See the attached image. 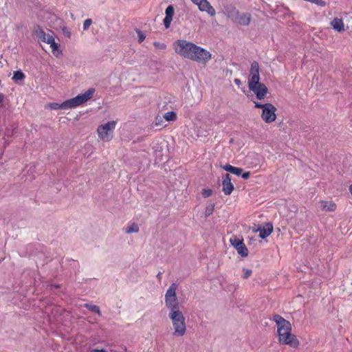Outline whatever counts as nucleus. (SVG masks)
I'll list each match as a JSON object with an SVG mask.
<instances>
[{
	"mask_svg": "<svg viewBox=\"0 0 352 352\" xmlns=\"http://www.w3.org/2000/svg\"><path fill=\"white\" fill-rule=\"evenodd\" d=\"M273 320L276 322L277 326V332L280 343L297 348L299 345V341L296 336L291 333L292 325L290 322L278 314L273 316Z\"/></svg>",
	"mask_w": 352,
	"mask_h": 352,
	"instance_id": "f257e3e1",
	"label": "nucleus"
},
{
	"mask_svg": "<svg viewBox=\"0 0 352 352\" xmlns=\"http://www.w3.org/2000/svg\"><path fill=\"white\" fill-rule=\"evenodd\" d=\"M168 317L172 321L174 329L173 335L176 337H182L185 335L186 325L183 313L181 311L169 312Z\"/></svg>",
	"mask_w": 352,
	"mask_h": 352,
	"instance_id": "f03ea898",
	"label": "nucleus"
},
{
	"mask_svg": "<svg viewBox=\"0 0 352 352\" xmlns=\"http://www.w3.org/2000/svg\"><path fill=\"white\" fill-rule=\"evenodd\" d=\"M197 45L186 40H177L174 42L175 52L181 56L191 59Z\"/></svg>",
	"mask_w": 352,
	"mask_h": 352,
	"instance_id": "7ed1b4c3",
	"label": "nucleus"
},
{
	"mask_svg": "<svg viewBox=\"0 0 352 352\" xmlns=\"http://www.w3.org/2000/svg\"><path fill=\"white\" fill-rule=\"evenodd\" d=\"M177 289V284L173 283L170 285L165 294V304L169 309V312L180 311L179 301L176 296Z\"/></svg>",
	"mask_w": 352,
	"mask_h": 352,
	"instance_id": "20e7f679",
	"label": "nucleus"
},
{
	"mask_svg": "<svg viewBox=\"0 0 352 352\" xmlns=\"http://www.w3.org/2000/svg\"><path fill=\"white\" fill-rule=\"evenodd\" d=\"M115 121H109L106 124L98 127L97 131L99 138L104 141H110L113 138V131L116 127Z\"/></svg>",
	"mask_w": 352,
	"mask_h": 352,
	"instance_id": "39448f33",
	"label": "nucleus"
},
{
	"mask_svg": "<svg viewBox=\"0 0 352 352\" xmlns=\"http://www.w3.org/2000/svg\"><path fill=\"white\" fill-rule=\"evenodd\" d=\"M231 12L234 13V18L233 20L238 24L241 25H248L250 23L252 19V15L248 12H240L236 8L232 7V11H230V14H229V17L232 16Z\"/></svg>",
	"mask_w": 352,
	"mask_h": 352,
	"instance_id": "423d86ee",
	"label": "nucleus"
},
{
	"mask_svg": "<svg viewBox=\"0 0 352 352\" xmlns=\"http://www.w3.org/2000/svg\"><path fill=\"white\" fill-rule=\"evenodd\" d=\"M210 58L211 54L209 51L197 45L190 60L205 64Z\"/></svg>",
	"mask_w": 352,
	"mask_h": 352,
	"instance_id": "0eeeda50",
	"label": "nucleus"
},
{
	"mask_svg": "<svg viewBox=\"0 0 352 352\" xmlns=\"http://www.w3.org/2000/svg\"><path fill=\"white\" fill-rule=\"evenodd\" d=\"M248 87L250 90L255 94L258 100L265 98L268 91L266 85L260 82V81H255L254 83L253 82H248Z\"/></svg>",
	"mask_w": 352,
	"mask_h": 352,
	"instance_id": "6e6552de",
	"label": "nucleus"
},
{
	"mask_svg": "<svg viewBox=\"0 0 352 352\" xmlns=\"http://www.w3.org/2000/svg\"><path fill=\"white\" fill-rule=\"evenodd\" d=\"M94 92V88H89L84 94H79L76 97L71 98L74 107L75 108L78 106H80V104L90 100L93 97Z\"/></svg>",
	"mask_w": 352,
	"mask_h": 352,
	"instance_id": "1a4fd4ad",
	"label": "nucleus"
},
{
	"mask_svg": "<svg viewBox=\"0 0 352 352\" xmlns=\"http://www.w3.org/2000/svg\"><path fill=\"white\" fill-rule=\"evenodd\" d=\"M230 243L236 250L239 254L243 257H245L248 255V250L243 243V239H239L236 236L230 238Z\"/></svg>",
	"mask_w": 352,
	"mask_h": 352,
	"instance_id": "9d476101",
	"label": "nucleus"
},
{
	"mask_svg": "<svg viewBox=\"0 0 352 352\" xmlns=\"http://www.w3.org/2000/svg\"><path fill=\"white\" fill-rule=\"evenodd\" d=\"M276 108L271 103H269L266 107L263 109L261 118L266 123H271L274 122L276 118Z\"/></svg>",
	"mask_w": 352,
	"mask_h": 352,
	"instance_id": "9b49d317",
	"label": "nucleus"
},
{
	"mask_svg": "<svg viewBox=\"0 0 352 352\" xmlns=\"http://www.w3.org/2000/svg\"><path fill=\"white\" fill-rule=\"evenodd\" d=\"M234 190V185L231 182V177L228 173L223 175L222 190L226 195H229Z\"/></svg>",
	"mask_w": 352,
	"mask_h": 352,
	"instance_id": "f8f14e48",
	"label": "nucleus"
},
{
	"mask_svg": "<svg viewBox=\"0 0 352 352\" xmlns=\"http://www.w3.org/2000/svg\"><path fill=\"white\" fill-rule=\"evenodd\" d=\"M199 9L202 12H206L209 15L213 16L216 14L214 8L210 5L207 0H199L196 3Z\"/></svg>",
	"mask_w": 352,
	"mask_h": 352,
	"instance_id": "ddd939ff",
	"label": "nucleus"
},
{
	"mask_svg": "<svg viewBox=\"0 0 352 352\" xmlns=\"http://www.w3.org/2000/svg\"><path fill=\"white\" fill-rule=\"evenodd\" d=\"M260 81L259 76V65L257 61H253L251 63V67L250 70V78L248 82Z\"/></svg>",
	"mask_w": 352,
	"mask_h": 352,
	"instance_id": "4468645a",
	"label": "nucleus"
},
{
	"mask_svg": "<svg viewBox=\"0 0 352 352\" xmlns=\"http://www.w3.org/2000/svg\"><path fill=\"white\" fill-rule=\"evenodd\" d=\"M48 107L51 109L58 110V109H73L74 105L72 99L67 100L62 103L51 102L47 104Z\"/></svg>",
	"mask_w": 352,
	"mask_h": 352,
	"instance_id": "2eb2a0df",
	"label": "nucleus"
},
{
	"mask_svg": "<svg viewBox=\"0 0 352 352\" xmlns=\"http://www.w3.org/2000/svg\"><path fill=\"white\" fill-rule=\"evenodd\" d=\"M273 231V226L270 223H267L263 227H259L255 232H259V237L264 239L267 238Z\"/></svg>",
	"mask_w": 352,
	"mask_h": 352,
	"instance_id": "dca6fc26",
	"label": "nucleus"
},
{
	"mask_svg": "<svg viewBox=\"0 0 352 352\" xmlns=\"http://www.w3.org/2000/svg\"><path fill=\"white\" fill-rule=\"evenodd\" d=\"M35 35L39 40L43 42L47 43L48 38H53V36L49 34H46L41 27L37 25L34 30Z\"/></svg>",
	"mask_w": 352,
	"mask_h": 352,
	"instance_id": "f3484780",
	"label": "nucleus"
},
{
	"mask_svg": "<svg viewBox=\"0 0 352 352\" xmlns=\"http://www.w3.org/2000/svg\"><path fill=\"white\" fill-rule=\"evenodd\" d=\"M47 43L50 45L52 53L56 57H58L59 55L62 54V52L59 50L60 45L55 42L54 38H48Z\"/></svg>",
	"mask_w": 352,
	"mask_h": 352,
	"instance_id": "a211bd4d",
	"label": "nucleus"
},
{
	"mask_svg": "<svg viewBox=\"0 0 352 352\" xmlns=\"http://www.w3.org/2000/svg\"><path fill=\"white\" fill-rule=\"evenodd\" d=\"M331 25L334 30L339 32L344 30V23L342 19L337 17L333 19V20L331 22Z\"/></svg>",
	"mask_w": 352,
	"mask_h": 352,
	"instance_id": "6ab92c4d",
	"label": "nucleus"
},
{
	"mask_svg": "<svg viewBox=\"0 0 352 352\" xmlns=\"http://www.w3.org/2000/svg\"><path fill=\"white\" fill-rule=\"evenodd\" d=\"M322 207L324 210H327V211H329V212H333L336 209V205L330 201V202H327V201H323L322 202Z\"/></svg>",
	"mask_w": 352,
	"mask_h": 352,
	"instance_id": "aec40b11",
	"label": "nucleus"
},
{
	"mask_svg": "<svg viewBox=\"0 0 352 352\" xmlns=\"http://www.w3.org/2000/svg\"><path fill=\"white\" fill-rule=\"evenodd\" d=\"M85 307L88 309L90 311L93 312V313H96L99 316H102V314H101V311L100 310V308L98 306L96 305H92V304H89V303H86L85 305Z\"/></svg>",
	"mask_w": 352,
	"mask_h": 352,
	"instance_id": "412c9836",
	"label": "nucleus"
},
{
	"mask_svg": "<svg viewBox=\"0 0 352 352\" xmlns=\"http://www.w3.org/2000/svg\"><path fill=\"white\" fill-rule=\"evenodd\" d=\"M140 230L139 226L136 223H133L131 225L126 228L125 232L127 234L137 233Z\"/></svg>",
	"mask_w": 352,
	"mask_h": 352,
	"instance_id": "4be33fe9",
	"label": "nucleus"
},
{
	"mask_svg": "<svg viewBox=\"0 0 352 352\" xmlns=\"http://www.w3.org/2000/svg\"><path fill=\"white\" fill-rule=\"evenodd\" d=\"M25 74L21 70L14 72L12 79L15 81L21 80L23 81L25 79Z\"/></svg>",
	"mask_w": 352,
	"mask_h": 352,
	"instance_id": "5701e85b",
	"label": "nucleus"
},
{
	"mask_svg": "<svg viewBox=\"0 0 352 352\" xmlns=\"http://www.w3.org/2000/svg\"><path fill=\"white\" fill-rule=\"evenodd\" d=\"M214 210V204L212 202H210L207 204L205 209V217H208L211 215Z\"/></svg>",
	"mask_w": 352,
	"mask_h": 352,
	"instance_id": "b1692460",
	"label": "nucleus"
},
{
	"mask_svg": "<svg viewBox=\"0 0 352 352\" xmlns=\"http://www.w3.org/2000/svg\"><path fill=\"white\" fill-rule=\"evenodd\" d=\"M164 118L167 121H174L177 118V115L174 111H168L164 115Z\"/></svg>",
	"mask_w": 352,
	"mask_h": 352,
	"instance_id": "393cba45",
	"label": "nucleus"
},
{
	"mask_svg": "<svg viewBox=\"0 0 352 352\" xmlns=\"http://www.w3.org/2000/svg\"><path fill=\"white\" fill-rule=\"evenodd\" d=\"M174 12H175L174 7H173L172 5H169V6L166 8V10H165L166 16H173V17Z\"/></svg>",
	"mask_w": 352,
	"mask_h": 352,
	"instance_id": "a878e982",
	"label": "nucleus"
},
{
	"mask_svg": "<svg viewBox=\"0 0 352 352\" xmlns=\"http://www.w3.org/2000/svg\"><path fill=\"white\" fill-rule=\"evenodd\" d=\"M172 20H173V16H166L165 18L164 19V20H163L164 25L166 29L170 28Z\"/></svg>",
	"mask_w": 352,
	"mask_h": 352,
	"instance_id": "bb28decb",
	"label": "nucleus"
},
{
	"mask_svg": "<svg viewBox=\"0 0 352 352\" xmlns=\"http://www.w3.org/2000/svg\"><path fill=\"white\" fill-rule=\"evenodd\" d=\"M135 31L138 35V42L141 43L145 39L146 36L140 29H136Z\"/></svg>",
	"mask_w": 352,
	"mask_h": 352,
	"instance_id": "cd10ccee",
	"label": "nucleus"
},
{
	"mask_svg": "<svg viewBox=\"0 0 352 352\" xmlns=\"http://www.w3.org/2000/svg\"><path fill=\"white\" fill-rule=\"evenodd\" d=\"M243 275L242 276V277L244 279L248 278L252 274V270L251 269L243 268Z\"/></svg>",
	"mask_w": 352,
	"mask_h": 352,
	"instance_id": "c85d7f7f",
	"label": "nucleus"
},
{
	"mask_svg": "<svg viewBox=\"0 0 352 352\" xmlns=\"http://www.w3.org/2000/svg\"><path fill=\"white\" fill-rule=\"evenodd\" d=\"M243 172V168L234 166V168L232 170L231 173L239 176L242 174Z\"/></svg>",
	"mask_w": 352,
	"mask_h": 352,
	"instance_id": "c756f323",
	"label": "nucleus"
},
{
	"mask_svg": "<svg viewBox=\"0 0 352 352\" xmlns=\"http://www.w3.org/2000/svg\"><path fill=\"white\" fill-rule=\"evenodd\" d=\"M312 3L316 4L320 7H325L327 6V3L323 0H311Z\"/></svg>",
	"mask_w": 352,
	"mask_h": 352,
	"instance_id": "7c9ffc66",
	"label": "nucleus"
},
{
	"mask_svg": "<svg viewBox=\"0 0 352 352\" xmlns=\"http://www.w3.org/2000/svg\"><path fill=\"white\" fill-rule=\"evenodd\" d=\"M91 23H92V20L91 19H86L83 23V30H87L89 29V26L91 25Z\"/></svg>",
	"mask_w": 352,
	"mask_h": 352,
	"instance_id": "2f4dec72",
	"label": "nucleus"
},
{
	"mask_svg": "<svg viewBox=\"0 0 352 352\" xmlns=\"http://www.w3.org/2000/svg\"><path fill=\"white\" fill-rule=\"evenodd\" d=\"M212 194V190L210 189H203V190H202V195L205 198L211 196Z\"/></svg>",
	"mask_w": 352,
	"mask_h": 352,
	"instance_id": "473e14b6",
	"label": "nucleus"
},
{
	"mask_svg": "<svg viewBox=\"0 0 352 352\" xmlns=\"http://www.w3.org/2000/svg\"><path fill=\"white\" fill-rule=\"evenodd\" d=\"M154 46L158 49L164 50L166 47V45L164 43H161L160 42H154Z\"/></svg>",
	"mask_w": 352,
	"mask_h": 352,
	"instance_id": "72a5a7b5",
	"label": "nucleus"
},
{
	"mask_svg": "<svg viewBox=\"0 0 352 352\" xmlns=\"http://www.w3.org/2000/svg\"><path fill=\"white\" fill-rule=\"evenodd\" d=\"M269 103H265V104H261V103H259L258 102H254V107L256 108H258V109H262V110L263 111V109L266 107V106Z\"/></svg>",
	"mask_w": 352,
	"mask_h": 352,
	"instance_id": "f704fd0d",
	"label": "nucleus"
},
{
	"mask_svg": "<svg viewBox=\"0 0 352 352\" xmlns=\"http://www.w3.org/2000/svg\"><path fill=\"white\" fill-rule=\"evenodd\" d=\"M233 168H234V166L230 165V164H225V165H223L222 166V168L223 170H226V171H228L229 173L232 172V170Z\"/></svg>",
	"mask_w": 352,
	"mask_h": 352,
	"instance_id": "c9c22d12",
	"label": "nucleus"
},
{
	"mask_svg": "<svg viewBox=\"0 0 352 352\" xmlns=\"http://www.w3.org/2000/svg\"><path fill=\"white\" fill-rule=\"evenodd\" d=\"M63 33L66 37H67V38L71 37L72 33L67 28H63Z\"/></svg>",
	"mask_w": 352,
	"mask_h": 352,
	"instance_id": "e433bc0d",
	"label": "nucleus"
},
{
	"mask_svg": "<svg viewBox=\"0 0 352 352\" xmlns=\"http://www.w3.org/2000/svg\"><path fill=\"white\" fill-rule=\"evenodd\" d=\"M242 178L244 179H248L250 176V172H245V173H242V174L241 175Z\"/></svg>",
	"mask_w": 352,
	"mask_h": 352,
	"instance_id": "4c0bfd02",
	"label": "nucleus"
},
{
	"mask_svg": "<svg viewBox=\"0 0 352 352\" xmlns=\"http://www.w3.org/2000/svg\"><path fill=\"white\" fill-rule=\"evenodd\" d=\"M234 83H235L236 85H238V86H240V85H241V80H240V79H239V78H235V79L234 80Z\"/></svg>",
	"mask_w": 352,
	"mask_h": 352,
	"instance_id": "58836bf2",
	"label": "nucleus"
},
{
	"mask_svg": "<svg viewBox=\"0 0 352 352\" xmlns=\"http://www.w3.org/2000/svg\"><path fill=\"white\" fill-rule=\"evenodd\" d=\"M162 273L161 272H159L158 274H157V278L160 281L161 280L162 278Z\"/></svg>",
	"mask_w": 352,
	"mask_h": 352,
	"instance_id": "ea45409f",
	"label": "nucleus"
},
{
	"mask_svg": "<svg viewBox=\"0 0 352 352\" xmlns=\"http://www.w3.org/2000/svg\"><path fill=\"white\" fill-rule=\"evenodd\" d=\"M93 352H107L106 350L104 349H94L93 350Z\"/></svg>",
	"mask_w": 352,
	"mask_h": 352,
	"instance_id": "a19ab883",
	"label": "nucleus"
},
{
	"mask_svg": "<svg viewBox=\"0 0 352 352\" xmlns=\"http://www.w3.org/2000/svg\"><path fill=\"white\" fill-rule=\"evenodd\" d=\"M3 95L0 93V103L3 101Z\"/></svg>",
	"mask_w": 352,
	"mask_h": 352,
	"instance_id": "79ce46f5",
	"label": "nucleus"
},
{
	"mask_svg": "<svg viewBox=\"0 0 352 352\" xmlns=\"http://www.w3.org/2000/svg\"><path fill=\"white\" fill-rule=\"evenodd\" d=\"M54 309L56 311V312H59V311H60V307H54Z\"/></svg>",
	"mask_w": 352,
	"mask_h": 352,
	"instance_id": "37998d69",
	"label": "nucleus"
},
{
	"mask_svg": "<svg viewBox=\"0 0 352 352\" xmlns=\"http://www.w3.org/2000/svg\"><path fill=\"white\" fill-rule=\"evenodd\" d=\"M349 191H350L351 194L352 195V184L350 185V186H349Z\"/></svg>",
	"mask_w": 352,
	"mask_h": 352,
	"instance_id": "c03bdc74",
	"label": "nucleus"
},
{
	"mask_svg": "<svg viewBox=\"0 0 352 352\" xmlns=\"http://www.w3.org/2000/svg\"><path fill=\"white\" fill-rule=\"evenodd\" d=\"M195 4L199 1V0H191Z\"/></svg>",
	"mask_w": 352,
	"mask_h": 352,
	"instance_id": "a18cd8bd",
	"label": "nucleus"
}]
</instances>
